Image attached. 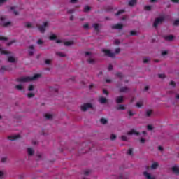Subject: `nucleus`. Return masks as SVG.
<instances>
[{
    "mask_svg": "<svg viewBox=\"0 0 179 179\" xmlns=\"http://www.w3.org/2000/svg\"><path fill=\"white\" fill-rule=\"evenodd\" d=\"M170 85H171V86H173V87H174L176 86V82L171 81Z\"/></svg>",
    "mask_w": 179,
    "mask_h": 179,
    "instance_id": "obj_53",
    "label": "nucleus"
},
{
    "mask_svg": "<svg viewBox=\"0 0 179 179\" xmlns=\"http://www.w3.org/2000/svg\"><path fill=\"white\" fill-rule=\"evenodd\" d=\"M158 150H160L161 152H163V147L159 146Z\"/></svg>",
    "mask_w": 179,
    "mask_h": 179,
    "instance_id": "obj_63",
    "label": "nucleus"
},
{
    "mask_svg": "<svg viewBox=\"0 0 179 179\" xmlns=\"http://www.w3.org/2000/svg\"><path fill=\"white\" fill-rule=\"evenodd\" d=\"M1 162H2V163H5V162H6V158H5V157L2 158Z\"/></svg>",
    "mask_w": 179,
    "mask_h": 179,
    "instance_id": "obj_64",
    "label": "nucleus"
},
{
    "mask_svg": "<svg viewBox=\"0 0 179 179\" xmlns=\"http://www.w3.org/2000/svg\"><path fill=\"white\" fill-rule=\"evenodd\" d=\"M120 93H128L129 92V88L128 87H122L119 89Z\"/></svg>",
    "mask_w": 179,
    "mask_h": 179,
    "instance_id": "obj_9",
    "label": "nucleus"
},
{
    "mask_svg": "<svg viewBox=\"0 0 179 179\" xmlns=\"http://www.w3.org/2000/svg\"><path fill=\"white\" fill-rule=\"evenodd\" d=\"M90 6H86L85 8H84V12H89V10H90Z\"/></svg>",
    "mask_w": 179,
    "mask_h": 179,
    "instance_id": "obj_34",
    "label": "nucleus"
},
{
    "mask_svg": "<svg viewBox=\"0 0 179 179\" xmlns=\"http://www.w3.org/2000/svg\"><path fill=\"white\" fill-rule=\"evenodd\" d=\"M43 41H41V39H39V40H38V41H37V44H39V45H41V44H43Z\"/></svg>",
    "mask_w": 179,
    "mask_h": 179,
    "instance_id": "obj_58",
    "label": "nucleus"
},
{
    "mask_svg": "<svg viewBox=\"0 0 179 179\" xmlns=\"http://www.w3.org/2000/svg\"><path fill=\"white\" fill-rule=\"evenodd\" d=\"M116 76L118 77V78H122V73H117L116 74Z\"/></svg>",
    "mask_w": 179,
    "mask_h": 179,
    "instance_id": "obj_55",
    "label": "nucleus"
},
{
    "mask_svg": "<svg viewBox=\"0 0 179 179\" xmlns=\"http://www.w3.org/2000/svg\"><path fill=\"white\" fill-rule=\"evenodd\" d=\"M89 174H90V171H84V175L85 176H89Z\"/></svg>",
    "mask_w": 179,
    "mask_h": 179,
    "instance_id": "obj_52",
    "label": "nucleus"
},
{
    "mask_svg": "<svg viewBox=\"0 0 179 179\" xmlns=\"http://www.w3.org/2000/svg\"><path fill=\"white\" fill-rule=\"evenodd\" d=\"M173 26H179V20H176L173 22Z\"/></svg>",
    "mask_w": 179,
    "mask_h": 179,
    "instance_id": "obj_38",
    "label": "nucleus"
},
{
    "mask_svg": "<svg viewBox=\"0 0 179 179\" xmlns=\"http://www.w3.org/2000/svg\"><path fill=\"white\" fill-rule=\"evenodd\" d=\"M117 110H125V107L124 106V105H119L117 108Z\"/></svg>",
    "mask_w": 179,
    "mask_h": 179,
    "instance_id": "obj_32",
    "label": "nucleus"
},
{
    "mask_svg": "<svg viewBox=\"0 0 179 179\" xmlns=\"http://www.w3.org/2000/svg\"><path fill=\"white\" fill-rule=\"evenodd\" d=\"M73 41H66L64 43V45H66L67 47H69V45H73Z\"/></svg>",
    "mask_w": 179,
    "mask_h": 179,
    "instance_id": "obj_22",
    "label": "nucleus"
},
{
    "mask_svg": "<svg viewBox=\"0 0 179 179\" xmlns=\"http://www.w3.org/2000/svg\"><path fill=\"white\" fill-rule=\"evenodd\" d=\"M8 62H11L12 64H13L14 62H15V57H12V56L8 57Z\"/></svg>",
    "mask_w": 179,
    "mask_h": 179,
    "instance_id": "obj_21",
    "label": "nucleus"
},
{
    "mask_svg": "<svg viewBox=\"0 0 179 179\" xmlns=\"http://www.w3.org/2000/svg\"><path fill=\"white\" fill-rule=\"evenodd\" d=\"M147 128H148V131L153 130V126H152V125H148Z\"/></svg>",
    "mask_w": 179,
    "mask_h": 179,
    "instance_id": "obj_47",
    "label": "nucleus"
},
{
    "mask_svg": "<svg viewBox=\"0 0 179 179\" xmlns=\"http://www.w3.org/2000/svg\"><path fill=\"white\" fill-rule=\"evenodd\" d=\"M46 120H51L52 118V115L51 114H46L45 115Z\"/></svg>",
    "mask_w": 179,
    "mask_h": 179,
    "instance_id": "obj_27",
    "label": "nucleus"
},
{
    "mask_svg": "<svg viewBox=\"0 0 179 179\" xmlns=\"http://www.w3.org/2000/svg\"><path fill=\"white\" fill-rule=\"evenodd\" d=\"M56 55H58V57H65V55L64 53L59 52H57Z\"/></svg>",
    "mask_w": 179,
    "mask_h": 179,
    "instance_id": "obj_37",
    "label": "nucleus"
},
{
    "mask_svg": "<svg viewBox=\"0 0 179 179\" xmlns=\"http://www.w3.org/2000/svg\"><path fill=\"white\" fill-rule=\"evenodd\" d=\"M45 64H46V65H50L51 64V60L50 59H46L45 61Z\"/></svg>",
    "mask_w": 179,
    "mask_h": 179,
    "instance_id": "obj_46",
    "label": "nucleus"
},
{
    "mask_svg": "<svg viewBox=\"0 0 179 179\" xmlns=\"http://www.w3.org/2000/svg\"><path fill=\"white\" fill-rule=\"evenodd\" d=\"M75 12V10L73 9H70L67 11V13H69V15H71L72 13H73Z\"/></svg>",
    "mask_w": 179,
    "mask_h": 179,
    "instance_id": "obj_44",
    "label": "nucleus"
},
{
    "mask_svg": "<svg viewBox=\"0 0 179 179\" xmlns=\"http://www.w3.org/2000/svg\"><path fill=\"white\" fill-rule=\"evenodd\" d=\"M100 122H101V124H103V125H106V124H107V120L106 119H105V118H101V120H100Z\"/></svg>",
    "mask_w": 179,
    "mask_h": 179,
    "instance_id": "obj_25",
    "label": "nucleus"
},
{
    "mask_svg": "<svg viewBox=\"0 0 179 179\" xmlns=\"http://www.w3.org/2000/svg\"><path fill=\"white\" fill-rule=\"evenodd\" d=\"M164 38L166 40V41H172V40L174 39V36L173 35L164 36Z\"/></svg>",
    "mask_w": 179,
    "mask_h": 179,
    "instance_id": "obj_12",
    "label": "nucleus"
},
{
    "mask_svg": "<svg viewBox=\"0 0 179 179\" xmlns=\"http://www.w3.org/2000/svg\"><path fill=\"white\" fill-rule=\"evenodd\" d=\"M25 27H26L27 29H31V27H33V26L31 25V24L30 22H27V23L25 24Z\"/></svg>",
    "mask_w": 179,
    "mask_h": 179,
    "instance_id": "obj_28",
    "label": "nucleus"
},
{
    "mask_svg": "<svg viewBox=\"0 0 179 179\" xmlns=\"http://www.w3.org/2000/svg\"><path fill=\"white\" fill-rule=\"evenodd\" d=\"M158 167H159V163H157V162H154L151 165V169L152 170H156V169H157Z\"/></svg>",
    "mask_w": 179,
    "mask_h": 179,
    "instance_id": "obj_18",
    "label": "nucleus"
},
{
    "mask_svg": "<svg viewBox=\"0 0 179 179\" xmlns=\"http://www.w3.org/2000/svg\"><path fill=\"white\" fill-rule=\"evenodd\" d=\"M90 108H93V106L92 105V103H85L81 106L82 111H86L87 110H89Z\"/></svg>",
    "mask_w": 179,
    "mask_h": 179,
    "instance_id": "obj_4",
    "label": "nucleus"
},
{
    "mask_svg": "<svg viewBox=\"0 0 179 179\" xmlns=\"http://www.w3.org/2000/svg\"><path fill=\"white\" fill-rule=\"evenodd\" d=\"M145 10L150 11L152 10V6H145L144 7Z\"/></svg>",
    "mask_w": 179,
    "mask_h": 179,
    "instance_id": "obj_26",
    "label": "nucleus"
},
{
    "mask_svg": "<svg viewBox=\"0 0 179 179\" xmlns=\"http://www.w3.org/2000/svg\"><path fill=\"white\" fill-rule=\"evenodd\" d=\"M140 142H141V143H145V142H146V140L145 138H141L140 139Z\"/></svg>",
    "mask_w": 179,
    "mask_h": 179,
    "instance_id": "obj_51",
    "label": "nucleus"
},
{
    "mask_svg": "<svg viewBox=\"0 0 179 179\" xmlns=\"http://www.w3.org/2000/svg\"><path fill=\"white\" fill-rule=\"evenodd\" d=\"M11 10H13L14 15H15V16H17V15H19V13L16 10H15V7H11L10 8Z\"/></svg>",
    "mask_w": 179,
    "mask_h": 179,
    "instance_id": "obj_31",
    "label": "nucleus"
},
{
    "mask_svg": "<svg viewBox=\"0 0 179 179\" xmlns=\"http://www.w3.org/2000/svg\"><path fill=\"white\" fill-rule=\"evenodd\" d=\"M116 138H117V136H115V134H112L110 136L111 141H115V139H116Z\"/></svg>",
    "mask_w": 179,
    "mask_h": 179,
    "instance_id": "obj_43",
    "label": "nucleus"
},
{
    "mask_svg": "<svg viewBox=\"0 0 179 179\" xmlns=\"http://www.w3.org/2000/svg\"><path fill=\"white\" fill-rule=\"evenodd\" d=\"M121 139H122V141H127V137L126 136H122Z\"/></svg>",
    "mask_w": 179,
    "mask_h": 179,
    "instance_id": "obj_54",
    "label": "nucleus"
},
{
    "mask_svg": "<svg viewBox=\"0 0 179 179\" xmlns=\"http://www.w3.org/2000/svg\"><path fill=\"white\" fill-rule=\"evenodd\" d=\"M164 21V18L160 17V18H157L155 19V21L154 22L153 27H157L160 23H163Z\"/></svg>",
    "mask_w": 179,
    "mask_h": 179,
    "instance_id": "obj_5",
    "label": "nucleus"
},
{
    "mask_svg": "<svg viewBox=\"0 0 179 179\" xmlns=\"http://www.w3.org/2000/svg\"><path fill=\"white\" fill-rule=\"evenodd\" d=\"M103 94L108 95V91H107V90H103Z\"/></svg>",
    "mask_w": 179,
    "mask_h": 179,
    "instance_id": "obj_62",
    "label": "nucleus"
},
{
    "mask_svg": "<svg viewBox=\"0 0 179 179\" xmlns=\"http://www.w3.org/2000/svg\"><path fill=\"white\" fill-rule=\"evenodd\" d=\"M7 40H8V38L6 37L0 36V41H6Z\"/></svg>",
    "mask_w": 179,
    "mask_h": 179,
    "instance_id": "obj_40",
    "label": "nucleus"
},
{
    "mask_svg": "<svg viewBox=\"0 0 179 179\" xmlns=\"http://www.w3.org/2000/svg\"><path fill=\"white\" fill-rule=\"evenodd\" d=\"M111 27L113 29L121 30V29H122L123 27V25L122 24H117L113 25Z\"/></svg>",
    "mask_w": 179,
    "mask_h": 179,
    "instance_id": "obj_8",
    "label": "nucleus"
},
{
    "mask_svg": "<svg viewBox=\"0 0 179 179\" xmlns=\"http://www.w3.org/2000/svg\"><path fill=\"white\" fill-rule=\"evenodd\" d=\"M7 68H8V66H2L1 71H6Z\"/></svg>",
    "mask_w": 179,
    "mask_h": 179,
    "instance_id": "obj_57",
    "label": "nucleus"
},
{
    "mask_svg": "<svg viewBox=\"0 0 179 179\" xmlns=\"http://www.w3.org/2000/svg\"><path fill=\"white\" fill-rule=\"evenodd\" d=\"M28 90L29 92H32V90H34V86L33 85H29L28 87Z\"/></svg>",
    "mask_w": 179,
    "mask_h": 179,
    "instance_id": "obj_36",
    "label": "nucleus"
},
{
    "mask_svg": "<svg viewBox=\"0 0 179 179\" xmlns=\"http://www.w3.org/2000/svg\"><path fill=\"white\" fill-rule=\"evenodd\" d=\"M15 89H17V90H23V86L22 85H17L15 86Z\"/></svg>",
    "mask_w": 179,
    "mask_h": 179,
    "instance_id": "obj_29",
    "label": "nucleus"
},
{
    "mask_svg": "<svg viewBox=\"0 0 179 179\" xmlns=\"http://www.w3.org/2000/svg\"><path fill=\"white\" fill-rule=\"evenodd\" d=\"M130 36H136V31H130Z\"/></svg>",
    "mask_w": 179,
    "mask_h": 179,
    "instance_id": "obj_48",
    "label": "nucleus"
},
{
    "mask_svg": "<svg viewBox=\"0 0 179 179\" xmlns=\"http://www.w3.org/2000/svg\"><path fill=\"white\" fill-rule=\"evenodd\" d=\"M172 171L176 174V176L179 175V169L177 166H173L172 167Z\"/></svg>",
    "mask_w": 179,
    "mask_h": 179,
    "instance_id": "obj_14",
    "label": "nucleus"
},
{
    "mask_svg": "<svg viewBox=\"0 0 179 179\" xmlns=\"http://www.w3.org/2000/svg\"><path fill=\"white\" fill-rule=\"evenodd\" d=\"M136 106L138 108H141V107H142L143 106V103H142V102H137Z\"/></svg>",
    "mask_w": 179,
    "mask_h": 179,
    "instance_id": "obj_35",
    "label": "nucleus"
},
{
    "mask_svg": "<svg viewBox=\"0 0 179 179\" xmlns=\"http://www.w3.org/2000/svg\"><path fill=\"white\" fill-rule=\"evenodd\" d=\"M152 115V110H147L146 117H150Z\"/></svg>",
    "mask_w": 179,
    "mask_h": 179,
    "instance_id": "obj_39",
    "label": "nucleus"
},
{
    "mask_svg": "<svg viewBox=\"0 0 179 179\" xmlns=\"http://www.w3.org/2000/svg\"><path fill=\"white\" fill-rule=\"evenodd\" d=\"M16 43V40H13L11 41H10L9 43H7V45L10 46L12 45V44Z\"/></svg>",
    "mask_w": 179,
    "mask_h": 179,
    "instance_id": "obj_41",
    "label": "nucleus"
},
{
    "mask_svg": "<svg viewBox=\"0 0 179 179\" xmlns=\"http://www.w3.org/2000/svg\"><path fill=\"white\" fill-rule=\"evenodd\" d=\"M158 76L160 79H164L166 78V75L164 74H159Z\"/></svg>",
    "mask_w": 179,
    "mask_h": 179,
    "instance_id": "obj_45",
    "label": "nucleus"
},
{
    "mask_svg": "<svg viewBox=\"0 0 179 179\" xmlns=\"http://www.w3.org/2000/svg\"><path fill=\"white\" fill-rule=\"evenodd\" d=\"M29 55L31 57L34 54V45H31L29 47Z\"/></svg>",
    "mask_w": 179,
    "mask_h": 179,
    "instance_id": "obj_11",
    "label": "nucleus"
},
{
    "mask_svg": "<svg viewBox=\"0 0 179 179\" xmlns=\"http://www.w3.org/2000/svg\"><path fill=\"white\" fill-rule=\"evenodd\" d=\"M102 51L106 57H110V58H114V57H115V53L111 52L110 50L103 49Z\"/></svg>",
    "mask_w": 179,
    "mask_h": 179,
    "instance_id": "obj_3",
    "label": "nucleus"
},
{
    "mask_svg": "<svg viewBox=\"0 0 179 179\" xmlns=\"http://www.w3.org/2000/svg\"><path fill=\"white\" fill-rule=\"evenodd\" d=\"M171 2H173V3H179V0H171Z\"/></svg>",
    "mask_w": 179,
    "mask_h": 179,
    "instance_id": "obj_61",
    "label": "nucleus"
},
{
    "mask_svg": "<svg viewBox=\"0 0 179 179\" xmlns=\"http://www.w3.org/2000/svg\"><path fill=\"white\" fill-rule=\"evenodd\" d=\"M20 138V135H14V136H9L8 139L10 141H16L17 139Z\"/></svg>",
    "mask_w": 179,
    "mask_h": 179,
    "instance_id": "obj_10",
    "label": "nucleus"
},
{
    "mask_svg": "<svg viewBox=\"0 0 179 179\" xmlns=\"http://www.w3.org/2000/svg\"><path fill=\"white\" fill-rule=\"evenodd\" d=\"M136 2H138L137 0H130L129 1V6H135V5H136Z\"/></svg>",
    "mask_w": 179,
    "mask_h": 179,
    "instance_id": "obj_15",
    "label": "nucleus"
},
{
    "mask_svg": "<svg viewBox=\"0 0 179 179\" xmlns=\"http://www.w3.org/2000/svg\"><path fill=\"white\" fill-rule=\"evenodd\" d=\"M27 153L29 156H33V155L34 154V151L33 150V148H27Z\"/></svg>",
    "mask_w": 179,
    "mask_h": 179,
    "instance_id": "obj_17",
    "label": "nucleus"
},
{
    "mask_svg": "<svg viewBox=\"0 0 179 179\" xmlns=\"http://www.w3.org/2000/svg\"><path fill=\"white\" fill-rule=\"evenodd\" d=\"M99 103H101V104H106V103H107V99L101 96L99 98Z\"/></svg>",
    "mask_w": 179,
    "mask_h": 179,
    "instance_id": "obj_16",
    "label": "nucleus"
},
{
    "mask_svg": "<svg viewBox=\"0 0 179 179\" xmlns=\"http://www.w3.org/2000/svg\"><path fill=\"white\" fill-rule=\"evenodd\" d=\"M108 71H113V65L110 64L108 67Z\"/></svg>",
    "mask_w": 179,
    "mask_h": 179,
    "instance_id": "obj_60",
    "label": "nucleus"
},
{
    "mask_svg": "<svg viewBox=\"0 0 179 179\" xmlns=\"http://www.w3.org/2000/svg\"><path fill=\"white\" fill-rule=\"evenodd\" d=\"M120 51H121V49L116 48L115 52V54H120Z\"/></svg>",
    "mask_w": 179,
    "mask_h": 179,
    "instance_id": "obj_50",
    "label": "nucleus"
},
{
    "mask_svg": "<svg viewBox=\"0 0 179 179\" xmlns=\"http://www.w3.org/2000/svg\"><path fill=\"white\" fill-rule=\"evenodd\" d=\"M127 155H129L130 156H132V155H134V151H133L132 148H129L128 150Z\"/></svg>",
    "mask_w": 179,
    "mask_h": 179,
    "instance_id": "obj_30",
    "label": "nucleus"
},
{
    "mask_svg": "<svg viewBox=\"0 0 179 179\" xmlns=\"http://www.w3.org/2000/svg\"><path fill=\"white\" fill-rule=\"evenodd\" d=\"M167 54H168L167 50H164V51H163V52H162V55H163V56L167 55Z\"/></svg>",
    "mask_w": 179,
    "mask_h": 179,
    "instance_id": "obj_56",
    "label": "nucleus"
},
{
    "mask_svg": "<svg viewBox=\"0 0 179 179\" xmlns=\"http://www.w3.org/2000/svg\"><path fill=\"white\" fill-rule=\"evenodd\" d=\"M84 29H89V24H85L83 26Z\"/></svg>",
    "mask_w": 179,
    "mask_h": 179,
    "instance_id": "obj_59",
    "label": "nucleus"
},
{
    "mask_svg": "<svg viewBox=\"0 0 179 179\" xmlns=\"http://www.w3.org/2000/svg\"><path fill=\"white\" fill-rule=\"evenodd\" d=\"M41 75L40 74H35L32 77L27 76V77H20L19 78H17V82H31L33 80H36V79H38Z\"/></svg>",
    "mask_w": 179,
    "mask_h": 179,
    "instance_id": "obj_1",
    "label": "nucleus"
},
{
    "mask_svg": "<svg viewBox=\"0 0 179 179\" xmlns=\"http://www.w3.org/2000/svg\"><path fill=\"white\" fill-rule=\"evenodd\" d=\"M125 10H120L116 14L115 16H120V15H122V13H124Z\"/></svg>",
    "mask_w": 179,
    "mask_h": 179,
    "instance_id": "obj_24",
    "label": "nucleus"
},
{
    "mask_svg": "<svg viewBox=\"0 0 179 179\" xmlns=\"http://www.w3.org/2000/svg\"><path fill=\"white\" fill-rule=\"evenodd\" d=\"M47 26H48V23L44 22L43 25H41L38 27V30L40 31L41 33H44L45 31V29L47 27Z\"/></svg>",
    "mask_w": 179,
    "mask_h": 179,
    "instance_id": "obj_6",
    "label": "nucleus"
},
{
    "mask_svg": "<svg viewBox=\"0 0 179 179\" xmlns=\"http://www.w3.org/2000/svg\"><path fill=\"white\" fill-rule=\"evenodd\" d=\"M87 61L88 64H95L96 63V60H94L92 58L88 59Z\"/></svg>",
    "mask_w": 179,
    "mask_h": 179,
    "instance_id": "obj_23",
    "label": "nucleus"
},
{
    "mask_svg": "<svg viewBox=\"0 0 179 179\" xmlns=\"http://www.w3.org/2000/svg\"><path fill=\"white\" fill-rule=\"evenodd\" d=\"M128 114L130 117L135 115V113H132L131 110H129Z\"/></svg>",
    "mask_w": 179,
    "mask_h": 179,
    "instance_id": "obj_49",
    "label": "nucleus"
},
{
    "mask_svg": "<svg viewBox=\"0 0 179 179\" xmlns=\"http://www.w3.org/2000/svg\"><path fill=\"white\" fill-rule=\"evenodd\" d=\"M27 97H29V99H31V97H34V93H29L27 94Z\"/></svg>",
    "mask_w": 179,
    "mask_h": 179,
    "instance_id": "obj_42",
    "label": "nucleus"
},
{
    "mask_svg": "<svg viewBox=\"0 0 179 179\" xmlns=\"http://www.w3.org/2000/svg\"><path fill=\"white\" fill-rule=\"evenodd\" d=\"M127 135H136V136H139L141 133H139V131H136L135 129H131L130 131L127 132Z\"/></svg>",
    "mask_w": 179,
    "mask_h": 179,
    "instance_id": "obj_7",
    "label": "nucleus"
},
{
    "mask_svg": "<svg viewBox=\"0 0 179 179\" xmlns=\"http://www.w3.org/2000/svg\"><path fill=\"white\" fill-rule=\"evenodd\" d=\"M93 27H94L95 31H100V28H99V24H94Z\"/></svg>",
    "mask_w": 179,
    "mask_h": 179,
    "instance_id": "obj_19",
    "label": "nucleus"
},
{
    "mask_svg": "<svg viewBox=\"0 0 179 179\" xmlns=\"http://www.w3.org/2000/svg\"><path fill=\"white\" fill-rule=\"evenodd\" d=\"M0 24L3 27H8V26H10V22H6L5 16H0Z\"/></svg>",
    "mask_w": 179,
    "mask_h": 179,
    "instance_id": "obj_2",
    "label": "nucleus"
},
{
    "mask_svg": "<svg viewBox=\"0 0 179 179\" xmlns=\"http://www.w3.org/2000/svg\"><path fill=\"white\" fill-rule=\"evenodd\" d=\"M0 52L1 54H3L4 55H10V52L6 51V50H2V49L0 48Z\"/></svg>",
    "mask_w": 179,
    "mask_h": 179,
    "instance_id": "obj_20",
    "label": "nucleus"
},
{
    "mask_svg": "<svg viewBox=\"0 0 179 179\" xmlns=\"http://www.w3.org/2000/svg\"><path fill=\"white\" fill-rule=\"evenodd\" d=\"M50 40H57V36H55V34L51 35L49 37Z\"/></svg>",
    "mask_w": 179,
    "mask_h": 179,
    "instance_id": "obj_33",
    "label": "nucleus"
},
{
    "mask_svg": "<svg viewBox=\"0 0 179 179\" xmlns=\"http://www.w3.org/2000/svg\"><path fill=\"white\" fill-rule=\"evenodd\" d=\"M116 103L117 104H121V103H124V97L123 96H117L116 98Z\"/></svg>",
    "mask_w": 179,
    "mask_h": 179,
    "instance_id": "obj_13",
    "label": "nucleus"
}]
</instances>
